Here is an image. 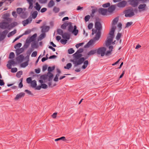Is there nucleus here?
<instances>
[{"label": "nucleus", "instance_id": "obj_1", "mask_svg": "<svg viewBox=\"0 0 149 149\" xmlns=\"http://www.w3.org/2000/svg\"><path fill=\"white\" fill-rule=\"evenodd\" d=\"M101 25L100 22H96L95 23V29H92V34H96L95 36L93 39L90 40L86 45L85 47H89L90 46L94 45L95 42L98 41L100 37V30L101 29Z\"/></svg>", "mask_w": 149, "mask_h": 149}, {"label": "nucleus", "instance_id": "obj_2", "mask_svg": "<svg viewBox=\"0 0 149 149\" xmlns=\"http://www.w3.org/2000/svg\"><path fill=\"white\" fill-rule=\"evenodd\" d=\"M118 18L116 17L112 21L111 27L105 42L106 45L107 46L115 43L114 42H114H113V39L114 37V33L116 28V25L118 22Z\"/></svg>", "mask_w": 149, "mask_h": 149}, {"label": "nucleus", "instance_id": "obj_3", "mask_svg": "<svg viewBox=\"0 0 149 149\" xmlns=\"http://www.w3.org/2000/svg\"><path fill=\"white\" fill-rule=\"evenodd\" d=\"M83 51V49H79L73 55L74 58L72 61L73 62L75 66L81 64L84 61L85 58L84 57H81L82 55L81 54Z\"/></svg>", "mask_w": 149, "mask_h": 149}, {"label": "nucleus", "instance_id": "obj_4", "mask_svg": "<svg viewBox=\"0 0 149 149\" xmlns=\"http://www.w3.org/2000/svg\"><path fill=\"white\" fill-rule=\"evenodd\" d=\"M53 76L52 74L50 72H48L47 75H44L41 76V79L39 80V82L40 83H43L47 82L48 80L50 81Z\"/></svg>", "mask_w": 149, "mask_h": 149}, {"label": "nucleus", "instance_id": "obj_5", "mask_svg": "<svg viewBox=\"0 0 149 149\" xmlns=\"http://www.w3.org/2000/svg\"><path fill=\"white\" fill-rule=\"evenodd\" d=\"M37 36V34L35 33L29 39V43L31 42H32L31 47L33 48H35L36 47L37 43L35 42V40Z\"/></svg>", "mask_w": 149, "mask_h": 149}, {"label": "nucleus", "instance_id": "obj_6", "mask_svg": "<svg viewBox=\"0 0 149 149\" xmlns=\"http://www.w3.org/2000/svg\"><path fill=\"white\" fill-rule=\"evenodd\" d=\"M141 1L142 2H144L145 0H130L129 1V4L133 7L137 6L139 2Z\"/></svg>", "mask_w": 149, "mask_h": 149}, {"label": "nucleus", "instance_id": "obj_7", "mask_svg": "<svg viewBox=\"0 0 149 149\" xmlns=\"http://www.w3.org/2000/svg\"><path fill=\"white\" fill-rule=\"evenodd\" d=\"M106 48L102 47L98 48L97 50V53L98 54H100L101 56H104L105 54V52L106 51Z\"/></svg>", "mask_w": 149, "mask_h": 149}, {"label": "nucleus", "instance_id": "obj_8", "mask_svg": "<svg viewBox=\"0 0 149 149\" xmlns=\"http://www.w3.org/2000/svg\"><path fill=\"white\" fill-rule=\"evenodd\" d=\"M134 15V14L132 10H128L125 11V16L126 17H131Z\"/></svg>", "mask_w": 149, "mask_h": 149}, {"label": "nucleus", "instance_id": "obj_9", "mask_svg": "<svg viewBox=\"0 0 149 149\" xmlns=\"http://www.w3.org/2000/svg\"><path fill=\"white\" fill-rule=\"evenodd\" d=\"M115 8L116 6L115 5H113L110 6H109L107 10L108 14H112L115 10Z\"/></svg>", "mask_w": 149, "mask_h": 149}, {"label": "nucleus", "instance_id": "obj_10", "mask_svg": "<svg viewBox=\"0 0 149 149\" xmlns=\"http://www.w3.org/2000/svg\"><path fill=\"white\" fill-rule=\"evenodd\" d=\"M127 3V1L123 0L118 3L116 5L119 8H123L125 6Z\"/></svg>", "mask_w": 149, "mask_h": 149}, {"label": "nucleus", "instance_id": "obj_11", "mask_svg": "<svg viewBox=\"0 0 149 149\" xmlns=\"http://www.w3.org/2000/svg\"><path fill=\"white\" fill-rule=\"evenodd\" d=\"M99 13L103 15H108L107 10V9L104 8H101L99 9Z\"/></svg>", "mask_w": 149, "mask_h": 149}, {"label": "nucleus", "instance_id": "obj_12", "mask_svg": "<svg viewBox=\"0 0 149 149\" xmlns=\"http://www.w3.org/2000/svg\"><path fill=\"white\" fill-rule=\"evenodd\" d=\"M10 22H3L0 23V27L1 29H5L7 27L9 26H8Z\"/></svg>", "mask_w": 149, "mask_h": 149}, {"label": "nucleus", "instance_id": "obj_13", "mask_svg": "<svg viewBox=\"0 0 149 149\" xmlns=\"http://www.w3.org/2000/svg\"><path fill=\"white\" fill-rule=\"evenodd\" d=\"M27 56L28 55H27L24 57L22 55H19L16 58V60L18 62H21L24 61L27 57Z\"/></svg>", "mask_w": 149, "mask_h": 149}, {"label": "nucleus", "instance_id": "obj_14", "mask_svg": "<svg viewBox=\"0 0 149 149\" xmlns=\"http://www.w3.org/2000/svg\"><path fill=\"white\" fill-rule=\"evenodd\" d=\"M146 5L145 4H141L139 6L138 8L140 11H143L146 10Z\"/></svg>", "mask_w": 149, "mask_h": 149}, {"label": "nucleus", "instance_id": "obj_15", "mask_svg": "<svg viewBox=\"0 0 149 149\" xmlns=\"http://www.w3.org/2000/svg\"><path fill=\"white\" fill-rule=\"evenodd\" d=\"M9 13H6L4 14L3 16V19H6L8 22H10L11 21V19L9 18Z\"/></svg>", "mask_w": 149, "mask_h": 149}, {"label": "nucleus", "instance_id": "obj_16", "mask_svg": "<svg viewBox=\"0 0 149 149\" xmlns=\"http://www.w3.org/2000/svg\"><path fill=\"white\" fill-rule=\"evenodd\" d=\"M113 48V47L112 46H110L109 47V50L107 51L105 53V55L107 56H109L111 54V52L112 51V49Z\"/></svg>", "mask_w": 149, "mask_h": 149}, {"label": "nucleus", "instance_id": "obj_17", "mask_svg": "<svg viewBox=\"0 0 149 149\" xmlns=\"http://www.w3.org/2000/svg\"><path fill=\"white\" fill-rule=\"evenodd\" d=\"M42 31V32H47L49 30V27L48 26H44L41 27Z\"/></svg>", "mask_w": 149, "mask_h": 149}, {"label": "nucleus", "instance_id": "obj_18", "mask_svg": "<svg viewBox=\"0 0 149 149\" xmlns=\"http://www.w3.org/2000/svg\"><path fill=\"white\" fill-rule=\"evenodd\" d=\"M25 94L23 93H20L19 94H17L16 97L15 98V99L16 100H18V99L21 98Z\"/></svg>", "mask_w": 149, "mask_h": 149}, {"label": "nucleus", "instance_id": "obj_19", "mask_svg": "<svg viewBox=\"0 0 149 149\" xmlns=\"http://www.w3.org/2000/svg\"><path fill=\"white\" fill-rule=\"evenodd\" d=\"M97 52V49L91 50L87 53L88 56L93 55Z\"/></svg>", "mask_w": 149, "mask_h": 149}, {"label": "nucleus", "instance_id": "obj_20", "mask_svg": "<svg viewBox=\"0 0 149 149\" xmlns=\"http://www.w3.org/2000/svg\"><path fill=\"white\" fill-rule=\"evenodd\" d=\"M24 51V49L23 48H22L16 50V52L17 55L23 52Z\"/></svg>", "mask_w": 149, "mask_h": 149}, {"label": "nucleus", "instance_id": "obj_21", "mask_svg": "<svg viewBox=\"0 0 149 149\" xmlns=\"http://www.w3.org/2000/svg\"><path fill=\"white\" fill-rule=\"evenodd\" d=\"M78 32V30L77 29V26H74V27L73 30L72 32V33L75 36H76Z\"/></svg>", "mask_w": 149, "mask_h": 149}, {"label": "nucleus", "instance_id": "obj_22", "mask_svg": "<svg viewBox=\"0 0 149 149\" xmlns=\"http://www.w3.org/2000/svg\"><path fill=\"white\" fill-rule=\"evenodd\" d=\"M62 37L65 39H69L70 38L69 35L67 33H64L62 35Z\"/></svg>", "mask_w": 149, "mask_h": 149}, {"label": "nucleus", "instance_id": "obj_23", "mask_svg": "<svg viewBox=\"0 0 149 149\" xmlns=\"http://www.w3.org/2000/svg\"><path fill=\"white\" fill-rule=\"evenodd\" d=\"M68 26V30L69 32H72L73 30V27L71 23L69 22Z\"/></svg>", "mask_w": 149, "mask_h": 149}, {"label": "nucleus", "instance_id": "obj_24", "mask_svg": "<svg viewBox=\"0 0 149 149\" xmlns=\"http://www.w3.org/2000/svg\"><path fill=\"white\" fill-rule=\"evenodd\" d=\"M41 7L38 2H36L35 4V6H34V8L38 10L39 11Z\"/></svg>", "mask_w": 149, "mask_h": 149}, {"label": "nucleus", "instance_id": "obj_25", "mask_svg": "<svg viewBox=\"0 0 149 149\" xmlns=\"http://www.w3.org/2000/svg\"><path fill=\"white\" fill-rule=\"evenodd\" d=\"M84 65L82 66V68L83 69H85L87 67L88 62L87 60H86L85 61H84Z\"/></svg>", "mask_w": 149, "mask_h": 149}, {"label": "nucleus", "instance_id": "obj_26", "mask_svg": "<svg viewBox=\"0 0 149 149\" xmlns=\"http://www.w3.org/2000/svg\"><path fill=\"white\" fill-rule=\"evenodd\" d=\"M38 14V12L36 11H34L32 13V15H31L32 18L34 19H35L37 17Z\"/></svg>", "mask_w": 149, "mask_h": 149}, {"label": "nucleus", "instance_id": "obj_27", "mask_svg": "<svg viewBox=\"0 0 149 149\" xmlns=\"http://www.w3.org/2000/svg\"><path fill=\"white\" fill-rule=\"evenodd\" d=\"M54 5V3L53 1L51 0L49 3L48 6L49 8H51Z\"/></svg>", "mask_w": 149, "mask_h": 149}, {"label": "nucleus", "instance_id": "obj_28", "mask_svg": "<svg viewBox=\"0 0 149 149\" xmlns=\"http://www.w3.org/2000/svg\"><path fill=\"white\" fill-rule=\"evenodd\" d=\"M69 22H66L63 24L61 26V28L63 29H65L68 26Z\"/></svg>", "mask_w": 149, "mask_h": 149}, {"label": "nucleus", "instance_id": "obj_29", "mask_svg": "<svg viewBox=\"0 0 149 149\" xmlns=\"http://www.w3.org/2000/svg\"><path fill=\"white\" fill-rule=\"evenodd\" d=\"M45 36V33L41 34L38 37V40H41L44 38Z\"/></svg>", "mask_w": 149, "mask_h": 149}, {"label": "nucleus", "instance_id": "obj_30", "mask_svg": "<svg viewBox=\"0 0 149 149\" xmlns=\"http://www.w3.org/2000/svg\"><path fill=\"white\" fill-rule=\"evenodd\" d=\"M31 85L33 87L35 88L37 85L36 81L35 80L32 81L31 83Z\"/></svg>", "mask_w": 149, "mask_h": 149}, {"label": "nucleus", "instance_id": "obj_31", "mask_svg": "<svg viewBox=\"0 0 149 149\" xmlns=\"http://www.w3.org/2000/svg\"><path fill=\"white\" fill-rule=\"evenodd\" d=\"M33 0H29V8L32 9L33 7Z\"/></svg>", "mask_w": 149, "mask_h": 149}, {"label": "nucleus", "instance_id": "obj_32", "mask_svg": "<svg viewBox=\"0 0 149 149\" xmlns=\"http://www.w3.org/2000/svg\"><path fill=\"white\" fill-rule=\"evenodd\" d=\"M16 32V30H14L13 31L10 32L8 35V37H10L13 35L15 34Z\"/></svg>", "mask_w": 149, "mask_h": 149}, {"label": "nucleus", "instance_id": "obj_33", "mask_svg": "<svg viewBox=\"0 0 149 149\" xmlns=\"http://www.w3.org/2000/svg\"><path fill=\"white\" fill-rule=\"evenodd\" d=\"M72 66V64L70 63H68L67 64L66 66H64V68L65 69H69Z\"/></svg>", "mask_w": 149, "mask_h": 149}, {"label": "nucleus", "instance_id": "obj_34", "mask_svg": "<svg viewBox=\"0 0 149 149\" xmlns=\"http://www.w3.org/2000/svg\"><path fill=\"white\" fill-rule=\"evenodd\" d=\"M22 8H18L17 9V12L18 14H21L22 11Z\"/></svg>", "mask_w": 149, "mask_h": 149}, {"label": "nucleus", "instance_id": "obj_35", "mask_svg": "<svg viewBox=\"0 0 149 149\" xmlns=\"http://www.w3.org/2000/svg\"><path fill=\"white\" fill-rule=\"evenodd\" d=\"M55 69V67H49L48 68V71L49 72H51L53 70H54Z\"/></svg>", "mask_w": 149, "mask_h": 149}, {"label": "nucleus", "instance_id": "obj_36", "mask_svg": "<svg viewBox=\"0 0 149 149\" xmlns=\"http://www.w3.org/2000/svg\"><path fill=\"white\" fill-rule=\"evenodd\" d=\"M53 11L55 13H58L59 10V9L58 8L55 7L53 9Z\"/></svg>", "mask_w": 149, "mask_h": 149}, {"label": "nucleus", "instance_id": "obj_37", "mask_svg": "<svg viewBox=\"0 0 149 149\" xmlns=\"http://www.w3.org/2000/svg\"><path fill=\"white\" fill-rule=\"evenodd\" d=\"M22 71H20L18 72L16 74V76L18 77H20L21 75L22 74Z\"/></svg>", "mask_w": 149, "mask_h": 149}, {"label": "nucleus", "instance_id": "obj_38", "mask_svg": "<svg viewBox=\"0 0 149 149\" xmlns=\"http://www.w3.org/2000/svg\"><path fill=\"white\" fill-rule=\"evenodd\" d=\"M28 65V63L27 61L21 64V67H25Z\"/></svg>", "mask_w": 149, "mask_h": 149}, {"label": "nucleus", "instance_id": "obj_39", "mask_svg": "<svg viewBox=\"0 0 149 149\" xmlns=\"http://www.w3.org/2000/svg\"><path fill=\"white\" fill-rule=\"evenodd\" d=\"M110 6V3H107L102 5V7L104 8H107L109 7Z\"/></svg>", "mask_w": 149, "mask_h": 149}, {"label": "nucleus", "instance_id": "obj_40", "mask_svg": "<svg viewBox=\"0 0 149 149\" xmlns=\"http://www.w3.org/2000/svg\"><path fill=\"white\" fill-rule=\"evenodd\" d=\"M68 52L69 54H71L73 53L74 51L72 48H70L68 50Z\"/></svg>", "mask_w": 149, "mask_h": 149}, {"label": "nucleus", "instance_id": "obj_41", "mask_svg": "<svg viewBox=\"0 0 149 149\" xmlns=\"http://www.w3.org/2000/svg\"><path fill=\"white\" fill-rule=\"evenodd\" d=\"M21 45H22V44L21 43H17V44L16 45H15V47H14L15 48V49H17V48H19V47H20Z\"/></svg>", "mask_w": 149, "mask_h": 149}, {"label": "nucleus", "instance_id": "obj_42", "mask_svg": "<svg viewBox=\"0 0 149 149\" xmlns=\"http://www.w3.org/2000/svg\"><path fill=\"white\" fill-rule=\"evenodd\" d=\"M67 39H62L61 40V42L63 44H65L67 42Z\"/></svg>", "mask_w": 149, "mask_h": 149}, {"label": "nucleus", "instance_id": "obj_43", "mask_svg": "<svg viewBox=\"0 0 149 149\" xmlns=\"http://www.w3.org/2000/svg\"><path fill=\"white\" fill-rule=\"evenodd\" d=\"M41 84V88H43L45 89L47 88V86L45 84Z\"/></svg>", "mask_w": 149, "mask_h": 149}, {"label": "nucleus", "instance_id": "obj_44", "mask_svg": "<svg viewBox=\"0 0 149 149\" xmlns=\"http://www.w3.org/2000/svg\"><path fill=\"white\" fill-rule=\"evenodd\" d=\"M57 32L60 35H62L63 33V31L60 29H58L57 30Z\"/></svg>", "mask_w": 149, "mask_h": 149}, {"label": "nucleus", "instance_id": "obj_45", "mask_svg": "<svg viewBox=\"0 0 149 149\" xmlns=\"http://www.w3.org/2000/svg\"><path fill=\"white\" fill-rule=\"evenodd\" d=\"M15 54L13 52H11L10 54L9 58H14Z\"/></svg>", "mask_w": 149, "mask_h": 149}, {"label": "nucleus", "instance_id": "obj_46", "mask_svg": "<svg viewBox=\"0 0 149 149\" xmlns=\"http://www.w3.org/2000/svg\"><path fill=\"white\" fill-rule=\"evenodd\" d=\"M90 16L89 15H87L85 17V20L86 22L88 21L90 18Z\"/></svg>", "mask_w": 149, "mask_h": 149}, {"label": "nucleus", "instance_id": "obj_47", "mask_svg": "<svg viewBox=\"0 0 149 149\" xmlns=\"http://www.w3.org/2000/svg\"><path fill=\"white\" fill-rule=\"evenodd\" d=\"M122 24L120 23H119L118 25V31H120L122 29Z\"/></svg>", "mask_w": 149, "mask_h": 149}, {"label": "nucleus", "instance_id": "obj_48", "mask_svg": "<svg viewBox=\"0 0 149 149\" xmlns=\"http://www.w3.org/2000/svg\"><path fill=\"white\" fill-rule=\"evenodd\" d=\"M93 26V24L92 23H91L89 24L88 25V29H91Z\"/></svg>", "mask_w": 149, "mask_h": 149}, {"label": "nucleus", "instance_id": "obj_49", "mask_svg": "<svg viewBox=\"0 0 149 149\" xmlns=\"http://www.w3.org/2000/svg\"><path fill=\"white\" fill-rule=\"evenodd\" d=\"M121 36V34L118 33L116 37V39L117 40H119Z\"/></svg>", "mask_w": 149, "mask_h": 149}, {"label": "nucleus", "instance_id": "obj_50", "mask_svg": "<svg viewBox=\"0 0 149 149\" xmlns=\"http://www.w3.org/2000/svg\"><path fill=\"white\" fill-rule=\"evenodd\" d=\"M84 44L83 43H81L76 45L75 46L77 48H78L79 47L81 46Z\"/></svg>", "mask_w": 149, "mask_h": 149}, {"label": "nucleus", "instance_id": "obj_51", "mask_svg": "<svg viewBox=\"0 0 149 149\" xmlns=\"http://www.w3.org/2000/svg\"><path fill=\"white\" fill-rule=\"evenodd\" d=\"M133 23L132 22H128L126 24V27H128L130 26Z\"/></svg>", "mask_w": 149, "mask_h": 149}, {"label": "nucleus", "instance_id": "obj_52", "mask_svg": "<svg viewBox=\"0 0 149 149\" xmlns=\"http://www.w3.org/2000/svg\"><path fill=\"white\" fill-rule=\"evenodd\" d=\"M17 71V69L16 68H13L11 69V72H15Z\"/></svg>", "mask_w": 149, "mask_h": 149}, {"label": "nucleus", "instance_id": "obj_53", "mask_svg": "<svg viewBox=\"0 0 149 149\" xmlns=\"http://www.w3.org/2000/svg\"><path fill=\"white\" fill-rule=\"evenodd\" d=\"M22 79H23L22 78L20 79L21 82L19 84V87L20 88H21L23 86V84H22Z\"/></svg>", "mask_w": 149, "mask_h": 149}, {"label": "nucleus", "instance_id": "obj_54", "mask_svg": "<svg viewBox=\"0 0 149 149\" xmlns=\"http://www.w3.org/2000/svg\"><path fill=\"white\" fill-rule=\"evenodd\" d=\"M8 31L7 30H5L3 31L2 33V35L6 36V34L8 33Z\"/></svg>", "mask_w": 149, "mask_h": 149}, {"label": "nucleus", "instance_id": "obj_55", "mask_svg": "<svg viewBox=\"0 0 149 149\" xmlns=\"http://www.w3.org/2000/svg\"><path fill=\"white\" fill-rule=\"evenodd\" d=\"M23 24L24 26H25L28 24V19H27L26 20H24L23 21Z\"/></svg>", "mask_w": 149, "mask_h": 149}, {"label": "nucleus", "instance_id": "obj_56", "mask_svg": "<svg viewBox=\"0 0 149 149\" xmlns=\"http://www.w3.org/2000/svg\"><path fill=\"white\" fill-rule=\"evenodd\" d=\"M37 55V52L36 51L34 52L31 54L32 57H36Z\"/></svg>", "mask_w": 149, "mask_h": 149}, {"label": "nucleus", "instance_id": "obj_57", "mask_svg": "<svg viewBox=\"0 0 149 149\" xmlns=\"http://www.w3.org/2000/svg\"><path fill=\"white\" fill-rule=\"evenodd\" d=\"M57 113H54L52 115V117L53 118H55L57 116Z\"/></svg>", "mask_w": 149, "mask_h": 149}, {"label": "nucleus", "instance_id": "obj_58", "mask_svg": "<svg viewBox=\"0 0 149 149\" xmlns=\"http://www.w3.org/2000/svg\"><path fill=\"white\" fill-rule=\"evenodd\" d=\"M47 10V9L46 8H42L40 10V12L41 13H44Z\"/></svg>", "mask_w": 149, "mask_h": 149}, {"label": "nucleus", "instance_id": "obj_59", "mask_svg": "<svg viewBox=\"0 0 149 149\" xmlns=\"http://www.w3.org/2000/svg\"><path fill=\"white\" fill-rule=\"evenodd\" d=\"M59 140H62L63 141H66V139H65V136H62L60 138H59Z\"/></svg>", "mask_w": 149, "mask_h": 149}, {"label": "nucleus", "instance_id": "obj_60", "mask_svg": "<svg viewBox=\"0 0 149 149\" xmlns=\"http://www.w3.org/2000/svg\"><path fill=\"white\" fill-rule=\"evenodd\" d=\"M47 0H39V2L41 3H45L46 2Z\"/></svg>", "mask_w": 149, "mask_h": 149}, {"label": "nucleus", "instance_id": "obj_61", "mask_svg": "<svg viewBox=\"0 0 149 149\" xmlns=\"http://www.w3.org/2000/svg\"><path fill=\"white\" fill-rule=\"evenodd\" d=\"M4 84V82L3 80L0 79V85L1 86L3 85Z\"/></svg>", "mask_w": 149, "mask_h": 149}, {"label": "nucleus", "instance_id": "obj_62", "mask_svg": "<svg viewBox=\"0 0 149 149\" xmlns=\"http://www.w3.org/2000/svg\"><path fill=\"white\" fill-rule=\"evenodd\" d=\"M121 59V58L119 59L118 61H117L115 63H113L112 64V65L113 66L114 65H116L120 61V60Z\"/></svg>", "mask_w": 149, "mask_h": 149}, {"label": "nucleus", "instance_id": "obj_63", "mask_svg": "<svg viewBox=\"0 0 149 149\" xmlns=\"http://www.w3.org/2000/svg\"><path fill=\"white\" fill-rule=\"evenodd\" d=\"M35 72L37 73H39L40 72V70L39 68L35 70Z\"/></svg>", "mask_w": 149, "mask_h": 149}, {"label": "nucleus", "instance_id": "obj_64", "mask_svg": "<svg viewBox=\"0 0 149 149\" xmlns=\"http://www.w3.org/2000/svg\"><path fill=\"white\" fill-rule=\"evenodd\" d=\"M35 88H36V89L38 90H40L41 88H42L41 86H38L37 87H36Z\"/></svg>", "mask_w": 149, "mask_h": 149}]
</instances>
